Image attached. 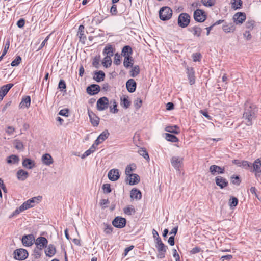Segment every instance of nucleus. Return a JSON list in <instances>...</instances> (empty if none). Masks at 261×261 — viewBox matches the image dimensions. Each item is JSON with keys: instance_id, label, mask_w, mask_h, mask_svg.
<instances>
[{"instance_id": "f257e3e1", "label": "nucleus", "mask_w": 261, "mask_h": 261, "mask_svg": "<svg viewBox=\"0 0 261 261\" xmlns=\"http://www.w3.org/2000/svg\"><path fill=\"white\" fill-rule=\"evenodd\" d=\"M257 111L258 108L255 104L248 101L245 102L243 118L246 120L247 125L252 124V121L255 119Z\"/></svg>"}, {"instance_id": "f03ea898", "label": "nucleus", "mask_w": 261, "mask_h": 261, "mask_svg": "<svg viewBox=\"0 0 261 261\" xmlns=\"http://www.w3.org/2000/svg\"><path fill=\"white\" fill-rule=\"evenodd\" d=\"M172 15V10L169 7H163L159 11V17L162 20H168L171 18Z\"/></svg>"}, {"instance_id": "7ed1b4c3", "label": "nucleus", "mask_w": 261, "mask_h": 261, "mask_svg": "<svg viewBox=\"0 0 261 261\" xmlns=\"http://www.w3.org/2000/svg\"><path fill=\"white\" fill-rule=\"evenodd\" d=\"M13 255L15 260H23L28 257L29 254L26 249L19 248L14 250Z\"/></svg>"}, {"instance_id": "20e7f679", "label": "nucleus", "mask_w": 261, "mask_h": 261, "mask_svg": "<svg viewBox=\"0 0 261 261\" xmlns=\"http://www.w3.org/2000/svg\"><path fill=\"white\" fill-rule=\"evenodd\" d=\"M190 21V15L186 13H181L178 18V24L181 28H186Z\"/></svg>"}, {"instance_id": "39448f33", "label": "nucleus", "mask_w": 261, "mask_h": 261, "mask_svg": "<svg viewBox=\"0 0 261 261\" xmlns=\"http://www.w3.org/2000/svg\"><path fill=\"white\" fill-rule=\"evenodd\" d=\"M251 171L255 173L256 177H259L261 175V158L255 160L251 167Z\"/></svg>"}, {"instance_id": "423d86ee", "label": "nucleus", "mask_w": 261, "mask_h": 261, "mask_svg": "<svg viewBox=\"0 0 261 261\" xmlns=\"http://www.w3.org/2000/svg\"><path fill=\"white\" fill-rule=\"evenodd\" d=\"M194 19L199 22L204 21L206 18L205 12L201 9H196L194 12Z\"/></svg>"}, {"instance_id": "0eeeda50", "label": "nucleus", "mask_w": 261, "mask_h": 261, "mask_svg": "<svg viewBox=\"0 0 261 261\" xmlns=\"http://www.w3.org/2000/svg\"><path fill=\"white\" fill-rule=\"evenodd\" d=\"M109 100L106 97L100 98L97 101L96 107L99 111H103L108 107Z\"/></svg>"}, {"instance_id": "6e6552de", "label": "nucleus", "mask_w": 261, "mask_h": 261, "mask_svg": "<svg viewBox=\"0 0 261 261\" xmlns=\"http://www.w3.org/2000/svg\"><path fill=\"white\" fill-rule=\"evenodd\" d=\"M34 243H35L36 247L43 249V248L47 247L48 241L44 237H39L36 240L35 239Z\"/></svg>"}, {"instance_id": "1a4fd4ad", "label": "nucleus", "mask_w": 261, "mask_h": 261, "mask_svg": "<svg viewBox=\"0 0 261 261\" xmlns=\"http://www.w3.org/2000/svg\"><path fill=\"white\" fill-rule=\"evenodd\" d=\"M112 224L116 228H123L126 225V219L122 217H117L112 221Z\"/></svg>"}, {"instance_id": "9d476101", "label": "nucleus", "mask_w": 261, "mask_h": 261, "mask_svg": "<svg viewBox=\"0 0 261 261\" xmlns=\"http://www.w3.org/2000/svg\"><path fill=\"white\" fill-rule=\"evenodd\" d=\"M21 241L22 244L24 246L29 247L33 244L35 241V238L33 234L25 235L22 237Z\"/></svg>"}, {"instance_id": "9b49d317", "label": "nucleus", "mask_w": 261, "mask_h": 261, "mask_svg": "<svg viewBox=\"0 0 261 261\" xmlns=\"http://www.w3.org/2000/svg\"><path fill=\"white\" fill-rule=\"evenodd\" d=\"M246 14L243 12H238L233 16V20L236 24H241L245 20Z\"/></svg>"}, {"instance_id": "f8f14e48", "label": "nucleus", "mask_w": 261, "mask_h": 261, "mask_svg": "<svg viewBox=\"0 0 261 261\" xmlns=\"http://www.w3.org/2000/svg\"><path fill=\"white\" fill-rule=\"evenodd\" d=\"M182 158L179 156H173L171 159L172 166L176 170H179V168L182 164Z\"/></svg>"}, {"instance_id": "ddd939ff", "label": "nucleus", "mask_w": 261, "mask_h": 261, "mask_svg": "<svg viewBox=\"0 0 261 261\" xmlns=\"http://www.w3.org/2000/svg\"><path fill=\"white\" fill-rule=\"evenodd\" d=\"M110 133H109L108 130H105L97 138V139L94 142V144H95L96 146H97L100 143L104 141L106 139H107Z\"/></svg>"}, {"instance_id": "4468645a", "label": "nucleus", "mask_w": 261, "mask_h": 261, "mask_svg": "<svg viewBox=\"0 0 261 261\" xmlns=\"http://www.w3.org/2000/svg\"><path fill=\"white\" fill-rule=\"evenodd\" d=\"M100 90V86L96 84H92L86 89L87 92L90 95L97 94Z\"/></svg>"}, {"instance_id": "2eb2a0df", "label": "nucleus", "mask_w": 261, "mask_h": 261, "mask_svg": "<svg viewBox=\"0 0 261 261\" xmlns=\"http://www.w3.org/2000/svg\"><path fill=\"white\" fill-rule=\"evenodd\" d=\"M109 179L113 181L117 180L120 177L119 170L116 169H113L109 171L108 174Z\"/></svg>"}, {"instance_id": "dca6fc26", "label": "nucleus", "mask_w": 261, "mask_h": 261, "mask_svg": "<svg viewBox=\"0 0 261 261\" xmlns=\"http://www.w3.org/2000/svg\"><path fill=\"white\" fill-rule=\"evenodd\" d=\"M215 182L217 186H219L221 189L225 188L228 185V181L220 176H217L215 178Z\"/></svg>"}, {"instance_id": "f3484780", "label": "nucleus", "mask_w": 261, "mask_h": 261, "mask_svg": "<svg viewBox=\"0 0 261 261\" xmlns=\"http://www.w3.org/2000/svg\"><path fill=\"white\" fill-rule=\"evenodd\" d=\"M210 172L213 175H215L217 174H223L224 173V168H222L220 166L213 165L210 167Z\"/></svg>"}, {"instance_id": "a211bd4d", "label": "nucleus", "mask_w": 261, "mask_h": 261, "mask_svg": "<svg viewBox=\"0 0 261 261\" xmlns=\"http://www.w3.org/2000/svg\"><path fill=\"white\" fill-rule=\"evenodd\" d=\"M13 84H8L2 86L0 89V101L7 94L9 90L13 87Z\"/></svg>"}, {"instance_id": "6ab92c4d", "label": "nucleus", "mask_w": 261, "mask_h": 261, "mask_svg": "<svg viewBox=\"0 0 261 261\" xmlns=\"http://www.w3.org/2000/svg\"><path fill=\"white\" fill-rule=\"evenodd\" d=\"M88 113L91 123L94 126H97L99 123V118L96 116L91 111L88 110Z\"/></svg>"}, {"instance_id": "aec40b11", "label": "nucleus", "mask_w": 261, "mask_h": 261, "mask_svg": "<svg viewBox=\"0 0 261 261\" xmlns=\"http://www.w3.org/2000/svg\"><path fill=\"white\" fill-rule=\"evenodd\" d=\"M126 88L128 92H134L136 88V83L134 79L128 80L126 83Z\"/></svg>"}, {"instance_id": "412c9836", "label": "nucleus", "mask_w": 261, "mask_h": 261, "mask_svg": "<svg viewBox=\"0 0 261 261\" xmlns=\"http://www.w3.org/2000/svg\"><path fill=\"white\" fill-rule=\"evenodd\" d=\"M142 194L139 190L133 188L130 191V198L133 200H139L141 198Z\"/></svg>"}, {"instance_id": "4be33fe9", "label": "nucleus", "mask_w": 261, "mask_h": 261, "mask_svg": "<svg viewBox=\"0 0 261 261\" xmlns=\"http://www.w3.org/2000/svg\"><path fill=\"white\" fill-rule=\"evenodd\" d=\"M187 73L188 74L189 83L193 85L195 83V76L194 69L192 67L187 68Z\"/></svg>"}, {"instance_id": "5701e85b", "label": "nucleus", "mask_w": 261, "mask_h": 261, "mask_svg": "<svg viewBox=\"0 0 261 261\" xmlns=\"http://www.w3.org/2000/svg\"><path fill=\"white\" fill-rule=\"evenodd\" d=\"M56 252V250L55 246L53 244H49L47 246L45 250V253L47 256L52 257Z\"/></svg>"}, {"instance_id": "b1692460", "label": "nucleus", "mask_w": 261, "mask_h": 261, "mask_svg": "<svg viewBox=\"0 0 261 261\" xmlns=\"http://www.w3.org/2000/svg\"><path fill=\"white\" fill-rule=\"evenodd\" d=\"M41 160L44 164L47 166L53 164L54 162L51 156L48 153L43 154L42 156Z\"/></svg>"}, {"instance_id": "393cba45", "label": "nucleus", "mask_w": 261, "mask_h": 261, "mask_svg": "<svg viewBox=\"0 0 261 261\" xmlns=\"http://www.w3.org/2000/svg\"><path fill=\"white\" fill-rule=\"evenodd\" d=\"M222 29L226 33H233L236 30V27L232 23H225L223 25Z\"/></svg>"}, {"instance_id": "a878e982", "label": "nucleus", "mask_w": 261, "mask_h": 261, "mask_svg": "<svg viewBox=\"0 0 261 261\" xmlns=\"http://www.w3.org/2000/svg\"><path fill=\"white\" fill-rule=\"evenodd\" d=\"M77 36L79 37L81 42H85L86 38L84 34V27L83 25L79 26Z\"/></svg>"}, {"instance_id": "bb28decb", "label": "nucleus", "mask_w": 261, "mask_h": 261, "mask_svg": "<svg viewBox=\"0 0 261 261\" xmlns=\"http://www.w3.org/2000/svg\"><path fill=\"white\" fill-rule=\"evenodd\" d=\"M132 53H133V50H132L131 47L129 45H126L123 47V48L122 50L121 55L123 57H124V58L125 57L129 58L131 57Z\"/></svg>"}, {"instance_id": "cd10ccee", "label": "nucleus", "mask_w": 261, "mask_h": 261, "mask_svg": "<svg viewBox=\"0 0 261 261\" xmlns=\"http://www.w3.org/2000/svg\"><path fill=\"white\" fill-rule=\"evenodd\" d=\"M31 103V97L29 96H26L23 97L20 103L19 104V107L21 108H29L30 106Z\"/></svg>"}, {"instance_id": "c85d7f7f", "label": "nucleus", "mask_w": 261, "mask_h": 261, "mask_svg": "<svg viewBox=\"0 0 261 261\" xmlns=\"http://www.w3.org/2000/svg\"><path fill=\"white\" fill-rule=\"evenodd\" d=\"M22 166L27 169H31L35 166L34 161L30 159H25L22 162Z\"/></svg>"}, {"instance_id": "c756f323", "label": "nucleus", "mask_w": 261, "mask_h": 261, "mask_svg": "<svg viewBox=\"0 0 261 261\" xmlns=\"http://www.w3.org/2000/svg\"><path fill=\"white\" fill-rule=\"evenodd\" d=\"M29 176L28 172L20 169L17 172V176L19 180L23 181L25 180Z\"/></svg>"}, {"instance_id": "7c9ffc66", "label": "nucleus", "mask_w": 261, "mask_h": 261, "mask_svg": "<svg viewBox=\"0 0 261 261\" xmlns=\"http://www.w3.org/2000/svg\"><path fill=\"white\" fill-rule=\"evenodd\" d=\"M105 77V74L102 71H96L94 73L93 79L97 82L103 81Z\"/></svg>"}, {"instance_id": "2f4dec72", "label": "nucleus", "mask_w": 261, "mask_h": 261, "mask_svg": "<svg viewBox=\"0 0 261 261\" xmlns=\"http://www.w3.org/2000/svg\"><path fill=\"white\" fill-rule=\"evenodd\" d=\"M155 247L157 248L158 251L166 252L167 246H165L162 242L161 240H159L155 242Z\"/></svg>"}, {"instance_id": "473e14b6", "label": "nucleus", "mask_w": 261, "mask_h": 261, "mask_svg": "<svg viewBox=\"0 0 261 261\" xmlns=\"http://www.w3.org/2000/svg\"><path fill=\"white\" fill-rule=\"evenodd\" d=\"M129 184L130 185H134L138 184L140 181V177L136 174H132L129 176Z\"/></svg>"}, {"instance_id": "72a5a7b5", "label": "nucleus", "mask_w": 261, "mask_h": 261, "mask_svg": "<svg viewBox=\"0 0 261 261\" xmlns=\"http://www.w3.org/2000/svg\"><path fill=\"white\" fill-rule=\"evenodd\" d=\"M19 158L16 155H12L9 156L7 160V162L10 164H14L18 163L19 162Z\"/></svg>"}, {"instance_id": "f704fd0d", "label": "nucleus", "mask_w": 261, "mask_h": 261, "mask_svg": "<svg viewBox=\"0 0 261 261\" xmlns=\"http://www.w3.org/2000/svg\"><path fill=\"white\" fill-rule=\"evenodd\" d=\"M41 196H37L33 197L29 200H28V202L31 204V207H33L35 205V204L38 203L41 200Z\"/></svg>"}, {"instance_id": "c9c22d12", "label": "nucleus", "mask_w": 261, "mask_h": 261, "mask_svg": "<svg viewBox=\"0 0 261 261\" xmlns=\"http://www.w3.org/2000/svg\"><path fill=\"white\" fill-rule=\"evenodd\" d=\"M134 63V59L132 57L128 58L125 57L124 60L123 65L124 66L128 68L129 67H132Z\"/></svg>"}, {"instance_id": "e433bc0d", "label": "nucleus", "mask_w": 261, "mask_h": 261, "mask_svg": "<svg viewBox=\"0 0 261 261\" xmlns=\"http://www.w3.org/2000/svg\"><path fill=\"white\" fill-rule=\"evenodd\" d=\"M231 8L234 10L240 9L242 5V0H232Z\"/></svg>"}, {"instance_id": "4c0bfd02", "label": "nucleus", "mask_w": 261, "mask_h": 261, "mask_svg": "<svg viewBox=\"0 0 261 261\" xmlns=\"http://www.w3.org/2000/svg\"><path fill=\"white\" fill-rule=\"evenodd\" d=\"M189 31L192 32L193 35L199 37L201 35L202 30L200 28L197 26H194L189 29Z\"/></svg>"}, {"instance_id": "58836bf2", "label": "nucleus", "mask_w": 261, "mask_h": 261, "mask_svg": "<svg viewBox=\"0 0 261 261\" xmlns=\"http://www.w3.org/2000/svg\"><path fill=\"white\" fill-rule=\"evenodd\" d=\"M95 144L94 143L90 147V148L86 150L84 154L82 155L81 158L82 159H84L86 157L90 155L92 153L95 151Z\"/></svg>"}, {"instance_id": "ea45409f", "label": "nucleus", "mask_w": 261, "mask_h": 261, "mask_svg": "<svg viewBox=\"0 0 261 261\" xmlns=\"http://www.w3.org/2000/svg\"><path fill=\"white\" fill-rule=\"evenodd\" d=\"M165 138L167 141L174 143L178 141V139L175 135L168 133L165 134Z\"/></svg>"}, {"instance_id": "a19ab883", "label": "nucleus", "mask_w": 261, "mask_h": 261, "mask_svg": "<svg viewBox=\"0 0 261 261\" xmlns=\"http://www.w3.org/2000/svg\"><path fill=\"white\" fill-rule=\"evenodd\" d=\"M123 211L125 214L128 215L134 214L136 212L135 209L133 205H129L127 207H124Z\"/></svg>"}, {"instance_id": "79ce46f5", "label": "nucleus", "mask_w": 261, "mask_h": 261, "mask_svg": "<svg viewBox=\"0 0 261 261\" xmlns=\"http://www.w3.org/2000/svg\"><path fill=\"white\" fill-rule=\"evenodd\" d=\"M121 105L124 108H128L130 105V101L129 100L128 97H123L121 98Z\"/></svg>"}, {"instance_id": "37998d69", "label": "nucleus", "mask_w": 261, "mask_h": 261, "mask_svg": "<svg viewBox=\"0 0 261 261\" xmlns=\"http://www.w3.org/2000/svg\"><path fill=\"white\" fill-rule=\"evenodd\" d=\"M103 54L112 57L113 55V48L111 45L107 46L103 49Z\"/></svg>"}, {"instance_id": "c03bdc74", "label": "nucleus", "mask_w": 261, "mask_h": 261, "mask_svg": "<svg viewBox=\"0 0 261 261\" xmlns=\"http://www.w3.org/2000/svg\"><path fill=\"white\" fill-rule=\"evenodd\" d=\"M176 129H179V127L177 125L169 126L165 128V130L168 132L177 134L179 133V131L177 130Z\"/></svg>"}, {"instance_id": "a18cd8bd", "label": "nucleus", "mask_w": 261, "mask_h": 261, "mask_svg": "<svg viewBox=\"0 0 261 261\" xmlns=\"http://www.w3.org/2000/svg\"><path fill=\"white\" fill-rule=\"evenodd\" d=\"M111 57L110 56H106L103 60L102 64L106 67H108L111 65L112 64V60L111 58Z\"/></svg>"}, {"instance_id": "49530a36", "label": "nucleus", "mask_w": 261, "mask_h": 261, "mask_svg": "<svg viewBox=\"0 0 261 261\" xmlns=\"http://www.w3.org/2000/svg\"><path fill=\"white\" fill-rule=\"evenodd\" d=\"M42 249L36 247L33 251V255L35 258L37 259L40 257L42 253Z\"/></svg>"}, {"instance_id": "de8ad7c7", "label": "nucleus", "mask_w": 261, "mask_h": 261, "mask_svg": "<svg viewBox=\"0 0 261 261\" xmlns=\"http://www.w3.org/2000/svg\"><path fill=\"white\" fill-rule=\"evenodd\" d=\"M140 72V68L138 65L132 66V69L130 71V75L132 77H136Z\"/></svg>"}, {"instance_id": "09e8293b", "label": "nucleus", "mask_w": 261, "mask_h": 261, "mask_svg": "<svg viewBox=\"0 0 261 261\" xmlns=\"http://www.w3.org/2000/svg\"><path fill=\"white\" fill-rule=\"evenodd\" d=\"M138 153L139 154L143 157H144V159L146 160L149 159V156L148 155V152L146 151V150L144 148H141L139 151Z\"/></svg>"}, {"instance_id": "8fccbe9b", "label": "nucleus", "mask_w": 261, "mask_h": 261, "mask_svg": "<svg viewBox=\"0 0 261 261\" xmlns=\"http://www.w3.org/2000/svg\"><path fill=\"white\" fill-rule=\"evenodd\" d=\"M203 5L206 7H211L214 5L215 0H201Z\"/></svg>"}, {"instance_id": "3c124183", "label": "nucleus", "mask_w": 261, "mask_h": 261, "mask_svg": "<svg viewBox=\"0 0 261 261\" xmlns=\"http://www.w3.org/2000/svg\"><path fill=\"white\" fill-rule=\"evenodd\" d=\"M15 147L18 150H23L24 146L20 140H16L14 142Z\"/></svg>"}, {"instance_id": "603ef678", "label": "nucleus", "mask_w": 261, "mask_h": 261, "mask_svg": "<svg viewBox=\"0 0 261 261\" xmlns=\"http://www.w3.org/2000/svg\"><path fill=\"white\" fill-rule=\"evenodd\" d=\"M245 169H248L252 167V164L247 161H242L241 166Z\"/></svg>"}, {"instance_id": "864d4df0", "label": "nucleus", "mask_w": 261, "mask_h": 261, "mask_svg": "<svg viewBox=\"0 0 261 261\" xmlns=\"http://www.w3.org/2000/svg\"><path fill=\"white\" fill-rule=\"evenodd\" d=\"M238 203V200L237 198L232 197L229 200V206L231 207H235Z\"/></svg>"}, {"instance_id": "5fc2aeb1", "label": "nucleus", "mask_w": 261, "mask_h": 261, "mask_svg": "<svg viewBox=\"0 0 261 261\" xmlns=\"http://www.w3.org/2000/svg\"><path fill=\"white\" fill-rule=\"evenodd\" d=\"M66 88L65 82L63 80H60L58 84V88L60 91H63Z\"/></svg>"}, {"instance_id": "6e6d98bb", "label": "nucleus", "mask_w": 261, "mask_h": 261, "mask_svg": "<svg viewBox=\"0 0 261 261\" xmlns=\"http://www.w3.org/2000/svg\"><path fill=\"white\" fill-rule=\"evenodd\" d=\"M21 61V58L20 56H17L11 63L12 66H18Z\"/></svg>"}, {"instance_id": "4d7b16f0", "label": "nucleus", "mask_w": 261, "mask_h": 261, "mask_svg": "<svg viewBox=\"0 0 261 261\" xmlns=\"http://www.w3.org/2000/svg\"><path fill=\"white\" fill-rule=\"evenodd\" d=\"M104 193H110L111 192L110 185L109 184H103L102 187Z\"/></svg>"}, {"instance_id": "13d9d810", "label": "nucleus", "mask_w": 261, "mask_h": 261, "mask_svg": "<svg viewBox=\"0 0 261 261\" xmlns=\"http://www.w3.org/2000/svg\"><path fill=\"white\" fill-rule=\"evenodd\" d=\"M24 211L23 210H22L21 206L18 208H17L14 212L13 213L9 216V218H13L14 216H16V215H18L19 214H20L21 212Z\"/></svg>"}, {"instance_id": "bf43d9fd", "label": "nucleus", "mask_w": 261, "mask_h": 261, "mask_svg": "<svg viewBox=\"0 0 261 261\" xmlns=\"http://www.w3.org/2000/svg\"><path fill=\"white\" fill-rule=\"evenodd\" d=\"M142 101L140 98H137L134 101V106L136 109H139L142 105Z\"/></svg>"}, {"instance_id": "052dcab7", "label": "nucleus", "mask_w": 261, "mask_h": 261, "mask_svg": "<svg viewBox=\"0 0 261 261\" xmlns=\"http://www.w3.org/2000/svg\"><path fill=\"white\" fill-rule=\"evenodd\" d=\"M9 46H10V41H9V40H7V41L5 43V46H4V48L3 53H2L3 54V56H5V55L7 54V53L9 48Z\"/></svg>"}, {"instance_id": "680f3d73", "label": "nucleus", "mask_w": 261, "mask_h": 261, "mask_svg": "<svg viewBox=\"0 0 261 261\" xmlns=\"http://www.w3.org/2000/svg\"><path fill=\"white\" fill-rule=\"evenodd\" d=\"M120 62L121 61L120 55L118 54H115L114 57V63L116 65H118L120 64Z\"/></svg>"}, {"instance_id": "e2e57ef3", "label": "nucleus", "mask_w": 261, "mask_h": 261, "mask_svg": "<svg viewBox=\"0 0 261 261\" xmlns=\"http://www.w3.org/2000/svg\"><path fill=\"white\" fill-rule=\"evenodd\" d=\"M113 231V227L110 225H106L104 232L106 234H111Z\"/></svg>"}, {"instance_id": "0e129e2a", "label": "nucleus", "mask_w": 261, "mask_h": 261, "mask_svg": "<svg viewBox=\"0 0 261 261\" xmlns=\"http://www.w3.org/2000/svg\"><path fill=\"white\" fill-rule=\"evenodd\" d=\"M21 207L22 210L24 211L28 210L30 208H31V204L28 202V201L24 202L21 205Z\"/></svg>"}, {"instance_id": "69168bd1", "label": "nucleus", "mask_w": 261, "mask_h": 261, "mask_svg": "<svg viewBox=\"0 0 261 261\" xmlns=\"http://www.w3.org/2000/svg\"><path fill=\"white\" fill-rule=\"evenodd\" d=\"M110 13L113 15H116L117 13V6L115 4H113L110 9Z\"/></svg>"}, {"instance_id": "338daca9", "label": "nucleus", "mask_w": 261, "mask_h": 261, "mask_svg": "<svg viewBox=\"0 0 261 261\" xmlns=\"http://www.w3.org/2000/svg\"><path fill=\"white\" fill-rule=\"evenodd\" d=\"M173 257L175 258L176 261H180V257L178 254L177 250L175 249L172 250Z\"/></svg>"}, {"instance_id": "774afa93", "label": "nucleus", "mask_w": 261, "mask_h": 261, "mask_svg": "<svg viewBox=\"0 0 261 261\" xmlns=\"http://www.w3.org/2000/svg\"><path fill=\"white\" fill-rule=\"evenodd\" d=\"M231 182L236 185H239L240 183V180L239 177L238 176H236L235 177H231Z\"/></svg>"}]
</instances>
